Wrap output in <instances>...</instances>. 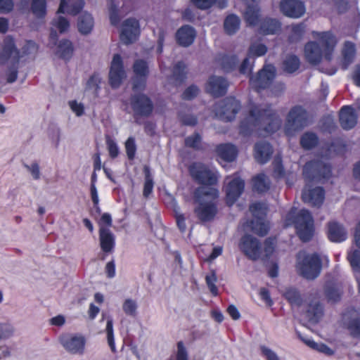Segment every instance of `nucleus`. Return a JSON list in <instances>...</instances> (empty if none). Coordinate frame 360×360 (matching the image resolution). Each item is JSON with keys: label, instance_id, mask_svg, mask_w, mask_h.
<instances>
[{"label": "nucleus", "instance_id": "nucleus-1", "mask_svg": "<svg viewBox=\"0 0 360 360\" xmlns=\"http://www.w3.org/2000/svg\"><path fill=\"white\" fill-rule=\"evenodd\" d=\"M243 116L240 133L244 135L262 128L266 133H273L281 125L280 118L271 109H262L254 105H250Z\"/></svg>", "mask_w": 360, "mask_h": 360}, {"label": "nucleus", "instance_id": "nucleus-2", "mask_svg": "<svg viewBox=\"0 0 360 360\" xmlns=\"http://www.w3.org/2000/svg\"><path fill=\"white\" fill-rule=\"evenodd\" d=\"M303 174L307 181V184L302 193V200L304 202L313 206H320L324 200V191L321 187L311 189L309 184L314 180L319 181L321 178L329 177L330 166L322 161H311L304 165Z\"/></svg>", "mask_w": 360, "mask_h": 360}, {"label": "nucleus", "instance_id": "nucleus-3", "mask_svg": "<svg viewBox=\"0 0 360 360\" xmlns=\"http://www.w3.org/2000/svg\"><path fill=\"white\" fill-rule=\"evenodd\" d=\"M312 37L317 40L309 42L304 47V55L307 60L313 64L321 61L323 57L330 60L338 40L330 32H313Z\"/></svg>", "mask_w": 360, "mask_h": 360}, {"label": "nucleus", "instance_id": "nucleus-4", "mask_svg": "<svg viewBox=\"0 0 360 360\" xmlns=\"http://www.w3.org/2000/svg\"><path fill=\"white\" fill-rule=\"evenodd\" d=\"M218 195V191L213 188L200 187L196 190L195 196L198 205L195 212L200 220L206 221L214 218L217 213L214 200Z\"/></svg>", "mask_w": 360, "mask_h": 360}, {"label": "nucleus", "instance_id": "nucleus-5", "mask_svg": "<svg viewBox=\"0 0 360 360\" xmlns=\"http://www.w3.org/2000/svg\"><path fill=\"white\" fill-rule=\"evenodd\" d=\"M285 226L293 224L300 239L308 241L314 233V220L309 211L292 208L285 219Z\"/></svg>", "mask_w": 360, "mask_h": 360}, {"label": "nucleus", "instance_id": "nucleus-6", "mask_svg": "<svg viewBox=\"0 0 360 360\" xmlns=\"http://www.w3.org/2000/svg\"><path fill=\"white\" fill-rule=\"evenodd\" d=\"M296 267L300 274L307 279H314L321 272V260L316 254L307 255L304 252H300L297 255Z\"/></svg>", "mask_w": 360, "mask_h": 360}, {"label": "nucleus", "instance_id": "nucleus-7", "mask_svg": "<svg viewBox=\"0 0 360 360\" xmlns=\"http://www.w3.org/2000/svg\"><path fill=\"white\" fill-rule=\"evenodd\" d=\"M189 171L191 176L195 180L205 185L215 184L219 177V174L215 169H211L200 162L192 164L190 166Z\"/></svg>", "mask_w": 360, "mask_h": 360}, {"label": "nucleus", "instance_id": "nucleus-8", "mask_svg": "<svg viewBox=\"0 0 360 360\" xmlns=\"http://www.w3.org/2000/svg\"><path fill=\"white\" fill-rule=\"evenodd\" d=\"M307 124V112L301 107L293 108L288 113L285 125V132L287 136H293Z\"/></svg>", "mask_w": 360, "mask_h": 360}, {"label": "nucleus", "instance_id": "nucleus-9", "mask_svg": "<svg viewBox=\"0 0 360 360\" xmlns=\"http://www.w3.org/2000/svg\"><path fill=\"white\" fill-rule=\"evenodd\" d=\"M250 210L255 217V219L251 221V229L259 236L266 235L269 230V225L263 219V216L266 214V205L262 202L253 203L250 205Z\"/></svg>", "mask_w": 360, "mask_h": 360}, {"label": "nucleus", "instance_id": "nucleus-10", "mask_svg": "<svg viewBox=\"0 0 360 360\" xmlns=\"http://www.w3.org/2000/svg\"><path fill=\"white\" fill-rule=\"evenodd\" d=\"M109 83L112 88H118L127 78L123 60L120 54H115L112 58L109 70Z\"/></svg>", "mask_w": 360, "mask_h": 360}, {"label": "nucleus", "instance_id": "nucleus-11", "mask_svg": "<svg viewBox=\"0 0 360 360\" xmlns=\"http://www.w3.org/2000/svg\"><path fill=\"white\" fill-rule=\"evenodd\" d=\"M240 109L239 102L234 98H227L216 105L215 116L223 121H231L235 118L236 114Z\"/></svg>", "mask_w": 360, "mask_h": 360}, {"label": "nucleus", "instance_id": "nucleus-12", "mask_svg": "<svg viewBox=\"0 0 360 360\" xmlns=\"http://www.w3.org/2000/svg\"><path fill=\"white\" fill-rule=\"evenodd\" d=\"M20 60V51L17 48L14 39L6 37L0 46V64L18 63Z\"/></svg>", "mask_w": 360, "mask_h": 360}, {"label": "nucleus", "instance_id": "nucleus-13", "mask_svg": "<svg viewBox=\"0 0 360 360\" xmlns=\"http://www.w3.org/2000/svg\"><path fill=\"white\" fill-rule=\"evenodd\" d=\"M60 342L68 352L82 354L84 352L86 338L81 334H65L60 337Z\"/></svg>", "mask_w": 360, "mask_h": 360}, {"label": "nucleus", "instance_id": "nucleus-14", "mask_svg": "<svg viewBox=\"0 0 360 360\" xmlns=\"http://www.w3.org/2000/svg\"><path fill=\"white\" fill-rule=\"evenodd\" d=\"M275 71L274 66L271 65H265L256 77L250 79L251 86L257 91L270 87L275 77Z\"/></svg>", "mask_w": 360, "mask_h": 360}, {"label": "nucleus", "instance_id": "nucleus-15", "mask_svg": "<svg viewBox=\"0 0 360 360\" xmlns=\"http://www.w3.org/2000/svg\"><path fill=\"white\" fill-rule=\"evenodd\" d=\"M140 34L139 23L134 18H129L122 22L120 40L125 44L136 41Z\"/></svg>", "mask_w": 360, "mask_h": 360}, {"label": "nucleus", "instance_id": "nucleus-16", "mask_svg": "<svg viewBox=\"0 0 360 360\" xmlns=\"http://www.w3.org/2000/svg\"><path fill=\"white\" fill-rule=\"evenodd\" d=\"M229 177L226 179L227 186H226V202L232 205L239 198L244 189V181L236 176L229 181Z\"/></svg>", "mask_w": 360, "mask_h": 360}, {"label": "nucleus", "instance_id": "nucleus-17", "mask_svg": "<svg viewBox=\"0 0 360 360\" xmlns=\"http://www.w3.org/2000/svg\"><path fill=\"white\" fill-rule=\"evenodd\" d=\"M239 247L250 259H256L262 256V248L258 240L250 235H246L241 238Z\"/></svg>", "mask_w": 360, "mask_h": 360}, {"label": "nucleus", "instance_id": "nucleus-18", "mask_svg": "<svg viewBox=\"0 0 360 360\" xmlns=\"http://www.w3.org/2000/svg\"><path fill=\"white\" fill-rule=\"evenodd\" d=\"M280 10L286 16L299 18L305 13V6L298 0H282L280 3Z\"/></svg>", "mask_w": 360, "mask_h": 360}, {"label": "nucleus", "instance_id": "nucleus-19", "mask_svg": "<svg viewBox=\"0 0 360 360\" xmlns=\"http://www.w3.org/2000/svg\"><path fill=\"white\" fill-rule=\"evenodd\" d=\"M228 82L221 77L212 76L209 78L205 90L207 93L214 96L224 95L227 90Z\"/></svg>", "mask_w": 360, "mask_h": 360}, {"label": "nucleus", "instance_id": "nucleus-20", "mask_svg": "<svg viewBox=\"0 0 360 360\" xmlns=\"http://www.w3.org/2000/svg\"><path fill=\"white\" fill-rule=\"evenodd\" d=\"M131 105L134 112L141 115L150 114L153 108L150 101L143 94L134 96Z\"/></svg>", "mask_w": 360, "mask_h": 360}, {"label": "nucleus", "instance_id": "nucleus-21", "mask_svg": "<svg viewBox=\"0 0 360 360\" xmlns=\"http://www.w3.org/2000/svg\"><path fill=\"white\" fill-rule=\"evenodd\" d=\"M84 0H60L58 13L76 15L84 6Z\"/></svg>", "mask_w": 360, "mask_h": 360}, {"label": "nucleus", "instance_id": "nucleus-22", "mask_svg": "<svg viewBox=\"0 0 360 360\" xmlns=\"http://www.w3.org/2000/svg\"><path fill=\"white\" fill-rule=\"evenodd\" d=\"M357 116L350 106H344L340 112V122L344 129H350L356 124Z\"/></svg>", "mask_w": 360, "mask_h": 360}, {"label": "nucleus", "instance_id": "nucleus-23", "mask_svg": "<svg viewBox=\"0 0 360 360\" xmlns=\"http://www.w3.org/2000/svg\"><path fill=\"white\" fill-rule=\"evenodd\" d=\"M94 26V20L92 15L86 11L81 13L77 20V27L79 32L83 35L91 32Z\"/></svg>", "mask_w": 360, "mask_h": 360}, {"label": "nucleus", "instance_id": "nucleus-24", "mask_svg": "<svg viewBox=\"0 0 360 360\" xmlns=\"http://www.w3.org/2000/svg\"><path fill=\"white\" fill-rule=\"evenodd\" d=\"M195 35V31L191 26L185 25L177 30L176 37L181 46H188L193 42Z\"/></svg>", "mask_w": 360, "mask_h": 360}, {"label": "nucleus", "instance_id": "nucleus-25", "mask_svg": "<svg viewBox=\"0 0 360 360\" xmlns=\"http://www.w3.org/2000/svg\"><path fill=\"white\" fill-rule=\"evenodd\" d=\"M328 237L332 242L340 243L346 240L347 232L341 224L332 221L328 226Z\"/></svg>", "mask_w": 360, "mask_h": 360}, {"label": "nucleus", "instance_id": "nucleus-26", "mask_svg": "<svg viewBox=\"0 0 360 360\" xmlns=\"http://www.w3.org/2000/svg\"><path fill=\"white\" fill-rule=\"evenodd\" d=\"M273 153L271 145L266 142L257 143L255 146V158L261 163H266L270 159Z\"/></svg>", "mask_w": 360, "mask_h": 360}, {"label": "nucleus", "instance_id": "nucleus-27", "mask_svg": "<svg viewBox=\"0 0 360 360\" xmlns=\"http://www.w3.org/2000/svg\"><path fill=\"white\" fill-rule=\"evenodd\" d=\"M100 245L105 252H110L115 246V237L110 231L105 227H101L99 230Z\"/></svg>", "mask_w": 360, "mask_h": 360}, {"label": "nucleus", "instance_id": "nucleus-28", "mask_svg": "<svg viewBox=\"0 0 360 360\" xmlns=\"http://www.w3.org/2000/svg\"><path fill=\"white\" fill-rule=\"evenodd\" d=\"M217 154L221 160L224 162H232L237 156L238 150L231 144H221L217 148Z\"/></svg>", "mask_w": 360, "mask_h": 360}, {"label": "nucleus", "instance_id": "nucleus-29", "mask_svg": "<svg viewBox=\"0 0 360 360\" xmlns=\"http://www.w3.org/2000/svg\"><path fill=\"white\" fill-rule=\"evenodd\" d=\"M134 72L136 77H140V82L136 83L135 81L134 82V89H139L144 86L145 84V77L147 75L148 66L145 61L141 60H136L134 64Z\"/></svg>", "mask_w": 360, "mask_h": 360}, {"label": "nucleus", "instance_id": "nucleus-30", "mask_svg": "<svg viewBox=\"0 0 360 360\" xmlns=\"http://www.w3.org/2000/svg\"><path fill=\"white\" fill-rule=\"evenodd\" d=\"M355 54L356 49L354 44L350 41H346L342 50V64L344 69H347L348 65L353 62Z\"/></svg>", "mask_w": 360, "mask_h": 360}, {"label": "nucleus", "instance_id": "nucleus-31", "mask_svg": "<svg viewBox=\"0 0 360 360\" xmlns=\"http://www.w3.org/2000/svg\"><path fill=\"white\" fill-rule=\"evenodd\" d=\"M20 51V59H32L35 57L38 51V46L37 44L32 41L27 40L22 45Z\"/></svg>", "mask_w": 360, "mask_h": 360}, {"label": "nucleus", "instance_id": "nucleus-32", "mask_svg": "<svg viewBox=\"0 0 360 360\" xmlns=\"http://www.w3.org/2000/svg\"><path fill=\"white\" fill-rule=\"evenodd\" d=\"M240 25V20L236 15H228L224 20V30L229 34H233L236 33Z\"/></svg>", "mask_w": 360, "mask_h": 360}, {"label": "nucleus", "instance_id": "nucleus-33", "mask_svg": "<svg viewBox=\"0 0 360 360\" xmlns=\"http://www.w3.org/2000/svg\"><path fill=\"white\" fill-rule=\"evenodd\" d=\"M72 51V44L69 40L60 41L56 48V54L64 59L70 58Z\"/></svg>", "mask_w": 360, "mask_h": 360}, {"label": "nucleus", "instance_id": "nucleus-34", "mask_svg": "<svg viewBox=\"0 0 360 360\" xmlns=\"http://www.w3.org/2000/svg\"><path fill=\"white\" fill-rule=\"evenodd\" d=\"M253 187L258 192H265L270 187V181L264 174H259L252 179Z\"/></svg>", "mask_w": 360, "mask_h": 360}, {"label": "nucleus", "instance_id": "nucleus-35", "mask_svg": "<svg viewBox=\"0 0 360 360\" xmlns=\"http://www.w3.org/2000/svg\"><path fill=\"white\" fill-rule=\"evenodd\" d=\"M281 25L276 20H265L261 26V32L265 34H275L279 31Z\"/></svg>", "mask_w": 360, "mask_h": 360}, {"label": "nucleus", "instance_id": "nucleus-36", "mask_svg": "<svg viewBox=\"0 0 360 360\" xmlns=\"http://www.w3.org/2000/svg\"><path fill=\"white\" fill-rule=\"evenodd\" d=\"M124 313L129 316L135 317L137 315V302L131 298L125 299L122 306Z\"/></svg>", "mask_w": 360, "mask_h": 360}, {"label": "nucleus", "instance_id": "nucleus-37", "mask_svg": "<svg viewBox=\"0 0 360 360\" xmlns=\"http://www.w3.org/2000/svg\"><path fill=\"white\" fill-rule=\"evenodd\" d=\"M105 332L106 334V340L108 346L110 348V350L112 352H116V347L115 343V335H114V330H113V323L112 319L109 318L106 323V326L105 329Z\"/></svg>", "mask_w": 360, "mask_h": 360}, {"label": "nucleus", "instance_id": "nucleus-38", "mask_svg": "<svg viewBox=\"0 0 360 360\" xmlns=\"http://www.w3.org/2000/svg\"><path fill=\"white\" fill-rule=\"evenodd\" d=\"M347 259L352 268L354 274H360V250H351L348 253Z\"/></svg>", "mask_w": 360, "mask_h": 360}, {"label": "nucleus", "instance_id": "nucleus-39", "mask_svg": "<svg viewBox=\"0 0 360 360\" xmlns=\"http://www.w3.org/2000/svg\"><path fill=\"white\" fill-rule=\"evenodd\" d=\"M322 307L319 304L310 305L309 309L307 311L306 316L312 323H316L319 321L322 315Z\"/></svg>", "mask_w": 360, "mask_h": 360}, {"label": "nucleus", "instance_id": "nucleus-40", "mask_svg": "<svg viewBox=\"0 0 360 360\" xmlns=\"http://www.w3.org/2000/svg\"><path fill=\"white\" fill-rule=\"evenodd\" d=\"M284 295L292 305L300 306L302 304V299L296 289L288 288L286 290Z\"/></svg>", "mask_w": 360, "mask_h": 360}, {"label": "nucleus", "instance_id": "nucleus-41", "mask_svg": "<svg viewBox=\"0 0 360 360\" xmlns=\"http://www.w3.org/2000/svg\"><path fill=\"white\" fill-rule=\"evenodd\" d=\"M300 66V60L297 57L290 56L284 60L283 68L287 72L292 73L296 71Z\"/></svg>", "mask_w": 360, "mask_h": 360}, {"label": "nucleus", "instance_id": "nucleus-42", "mask_svg": "<svg viewBox=\"0 0 360 360\" xmlns=\"http://www.w3.org/2000/svg\"><path fill=\"white\" fill-rule=\"evenodd\" d=\"M266 51L267 48L265 45L261 43H254L250 46L248 56L250 58L259 57L264 56Z\"/></svg>", "mask_w": 360, "mask_h": 360}, {"label": "nucleus", "instance_id": "nucleus-43", "mask_svg": "<svg viewBox=\"0 0 360 360\" xmlns=\"http://www.w3.org/2000/svg\"><path fill=\"white\" fill-rule=\"evenodd\" d=\"M15 332L14 326L8 322L0 323V340L11 338Z\"/></svg>", "mask_w": 360, "mask_h": 360}, {"label": "nucleus", "instance_id": "nucleus-44", "mask_svg": "<svg viewBox=\"0 0 360 360\" xmlns=\"http://www.w3.org/2000/svg\"><path fill=\"white\" fill-rule=\"evenodd\" d=\"M31 8L36 16H44L46 14V0H32Z\"/></svg>", "mask_w": 360, "mask_h": 360}, {"label": "nucleus", "instance_id": "nucleus-45", "mask_svg": "<svg viewBox=\"0 0 360 360\" xmlns=\"http://www.w3.org/2000/svg\"><path fill=\"white\" fill-rule=\"evenodd\" d=\"M184 65L183 63H179L174 68L173 76L169 79V82H174L175 85L180 84L185 77Z\"/></svg>", "mask_w": 360, "mask_h": 360}, {"label": "nucleus", "instance_id": "nucleus-46", "mask_svg": "<svg viewBox=\"0 0 360 360\" xmlns=\"http://www.w3.org/2000/svg\"><path fill=\"white\" fill-rule=\"evenodd\" d=\"M145 172V183L143 187V195L146 198H148L149 195L152 193L153 188V178L150 175L149 168L148 167H145L144 168Z\"/></svg>", "mask_w": 360, "mask_h": 360}, {"label": "nucleus", "instance_id": "nucleus-47", "mask_svg": "<svg viewBox=\"0 0 360 360\" xmlns=\"http://www.w3.org/2000/svg\"><path fill=\"white\" fill-rule=\"evenodd\" d=\"M300 143L303 148L309 149L317 143V137L313 133H305L302 136Z\"/></svg>", "mask_w": 360, "mask_h": 360}, {"label": "nucleus", "instance_id": "nucleus-48", "mask_svg": "<svg viewBox=\"0 0 360 360\" xmlns=\"http://www.w3.org/2000/svg\"><path fill=\"white\" fill-rule=\"evenodd\" d=\"M53 26L58 30L60 33L67 32L70 26V22L67 18L58 16L53 20Z\"/></svg>", "mask_w": 360, "mask_h": 360}, {"label": "nucleus", "instance_id": "nucleus-49", "mask_svg": "<svg viewBox=\"0 0 360 360\" xmlns=\"http://www.w3.org/2000/svg\"><path fill=\"white\" fill-rule=\"evenodd\" d=\"M68 106L77 117H82L85 113V107L80 101L77 100L70 101L68 102Z\"/></svg>", "mask_w": 360, "mask_h": 360}, {"label": "nucleus", "instance_id": "nucleus-50", "mask_svg": "<svg viewBox=\"0 0 360 360\" xmlns=\"http://www.w3.org/2000/svg\"><path fill=\"white\" fill-rule=\"evenodd\" d=\"M205 281L211 293L213 295H217L218 294V288L216 285L217 278L215 273L211 272L207 274L205 277Z\"/></svg>", "mask_w": 360, "mask_h": 360}, {"label": "nucleus", "instance_id": "nucleus-51", "mask_svg": "<svg viewBox=\"0 0 360 360\" xmlns=\"http://www.w3.org/2000/svg\"><path fill=\"white\" fill-rule=\"evenodd\" d=\"M259 350L261 355L266 360H281L278 354L274 350L265 345H261Z\"/></svg>", "mask_w": 360, "mask_h": 360}, {"label": "nucleus", "instance_id": "nucleus-52", "mask_svg": "<svg viewBox=\"0 0 360 360\" xmlns=\"http://www.w3.org/2000/svg\"><path fill=\"white\" fill-rule=\"evenodd\" d=\"M125 148L128 158L129 159H133L135 156L136 146L135 144L134 139L132 137H129L125 143Z\"/></svg>", "mask_w": 360, "mask_h": 360}, {"label": "nucleus", "instance_id": "nucleus-53", "mask_svg": "<svg viewBox=\"0 0 360 360\" xmlns=\"http://www.w3.org/2000/svg\"><path fill=\"white\" fill-rule=\"evenodd\" d=\"M238 62V60L235 56H226L222 60L223 68L226 71H229L236 66Z\"/></svg>", "mask_w": 360, "mask_h": 360}, {"label": "nucleus", "instance_id": "nucleus-54", "mask_svg": "<svg viewBox=\"0 0 360 360\" xmlns=\"http://www.w3.org/2000/svg\"><path fill=\"white\" fill-rule=\"evenodd\" d=\"M110 20L112 25H117L119 22L118 5L111 2L109 6Z\"/></svg>", "mask_w": 360, "mask_h": 360}, {"label": "nucleus", "instance_id": "nucleus-55", "mask_svg": "<svg viewBox=\"0 0 360 360\" xmlns=\"http://www.w3.org/2000/svg\"><path fill=\"white\" fill-rule=\"evenodd\" d=\"M187 146L198 148L201 143V138L198 134H195L188 137L185 141Z\"/></svg>", "mask_w": 360, "mask_h": 360}, {"label": "nucleus", "instance_id": "nucleus-56", "mask_svg": "<svg viewBox=\"0 0 360 360\" xmlns=\"http://www.w3.org/2000/svg\"><path fill=\"white\" fill-rule=\"evenodd\" d=\"M274 250V240L271 238H268L266 240L264 248L262 249V255L265 257L270 256Z\"/></svg>", "mask_w": 360, "mask_h": 360}, {"label": "nucleus", "instance_id": "nucleus-57", "mask_svg": "<svg viewBox=\"0 0 360 360\" xmlns=\"http://www.w3.org/2000/svg\"><path fill=\"white\" fill-rule=\"evenodd\" d=\"M292 30V36L291 38L292 39H296L297 38H300L305 30V27L303 24H297L292 25L291 27Z\"/></svg>", "mask_w": 360, "mask_h": 360}, {"label": "nucleus", "instance_id": "nucleus-58", "mask_svg": "<svg viewBox=\"0 0 360 360\" xmlns=\"http://www.w3.org/2000/svg\"><path fill=\"white\" fill-rule=\"evenodd\" d=\"M176 360H188L187 351L181 342L177 344Z\"/></svg>", "mask_w": 360, "mask_h": 360}, {"label": "nucleus", "instance_id": "nucleus-59", "mask_svg": "<svg viewBox=\"0 0 360 360\" xmlns=\"http://www.w3.org/2000/svg\"><path fill=\"white\" fill-rule=\"evenodd\" d=\"M198 88L196 86L193 85L186 89L182 96L184 99L190 100L195 97L198 95Z\"/></svg>", "mask_w": 360, "mask_h": 360}, {"label": "nucleus", "instance_id": "nucleus-60", "mask_svg": "<svg viewBox=\"0 0 360 360\" xmlns=\"http://www.w3.org/2000/svg\"><path fill=\"white\" fill-rule=\"evenodd\" d=\"M274 174L276 178L284 176V172L280 158H276L274 161Z\"/></svg>", "mask_w": 360, "mask_h": 360}, {"label": "nucleus", "instance_id": "nucleus-61", "mask_svg": "<svg viewBox=\"0 0 360 360\" xmlns=\"http://www.w3.org/2000/svg\"><path fill=\"white\" fill-rule=\"evenodd\" d=\"M107 146L110 157H117L119 153V148L117 147V143L112 139H108Z\"/></svg>", "mask_w": 360, "mask_h": 360}, {"label": "nucleus", "instance_id": "nucleus-62", "mask_svg": "<svg viewBox=\"0 0 360 360\" xmlns=\"http://www.w3.org/2000/svg\"><path fill=\"white\" fill-rule=\"evenodd\" d=\"M348 327L353 335L360 337V320L352 321Z\"/></svg>", "mask_w": 360, "mask_h": 360}, {"label": "nucleus", "instance_id": "nucleus-63", "mask_svg": "<svg viewBox=\"0 0 360 360\" xmlns=\"http://www.w3.org/2000/svg\"><path fill=\"white\" fill-rule=\"evenodd\" d=\"M250 57L248 56L247 58H245L242 64L240 66V72L241 74H249L252 70V63L250 61Z\"/></svg>", "mask_w": 360, "mask_h": 360}, {"label": "nucleus", "instance_id": "nucleus-64", "mask_svg": "<svg viewBox=\"0 0 360 360\" xmlns=\"http://www.w3.org/2000/svg\"><path fill=\"white\" fill-rule=\"evenodd\" d=\"M259 295L260 298L266 303L268 306L273 304V301L270 297L269 292L266 288H261L259 290Z\"/></svg>", "mask_w": 360, "mask_h": 360}]
</instances>
